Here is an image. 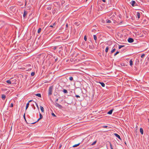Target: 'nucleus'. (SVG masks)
<instances>
[{
    "mask_svg": "<svg viewBox=\"0 0 149 149\" xmlns=\"http://www.w3.org/2000/svg\"><path fill=\"white\" fill-rule=\"evenodd\" d=\"M58 99H57L55 101V103L56 102H57L58 101Z\"/></svg>",
    "mask_w": 149,
    "mask_h": 149,
    "instance_id": "45",
    "label": "nucleus"
},
{
    "mask_svg": "<svg viewBox=\"0 0 149 149\" xmlns=\"http://www.w3.org/2000/svg\"><path fill=\"white\" fill-rule=\"evenodd\" d=\"M114 135L116 136V137H117L118 139H119L121 140V139L120 137V136L118 135V134H116V133H114Z\"/></svg>",
    "mask_w": 149,
    "mask_h": 149,
    "instance_id": "5",
    "label": "nucleus"
},
{
    "mask_svg": "<svg viewBox=\"0 0 149 149\" xmlns=\"http://www.w3.org/2000/svg\"><path fill=\"white\" fill-rule=\"evenodd\" d=\"M10 107H13V104L12 103H11Z\"/></svg>",
    "mask_w": 149,
    "mask_h": 149,
    "instance_id": "40",
    "label": "nucleus"
},
{
    "mask_svg": "<svg viewBox=\"0 0 149 149\" xmlns=\"http://www.w3.org/2000/svg\"><path fill=\"white\" fill-rule=\"evenodd\" d=\"M114 110L113 109H112L110 111H108L107 113L108 114L111 115L112 114V112Z\"/></svg>",
    "mask_w": 149,
    "mask_h": 149,
    "instance_id": "6",
    "label": "nucleus"
},
{
    "mask_svg": "<svg viewBox=\"0 0 149 149\" xmlns=\"http://www.w3.org/2000/svg\"><path fill=\"white\" fill-rule=\"evenodd\" d=\"M102 1H103L104 2H106V0H102Z\"/></svg>",
    "mask_w": 149,
    "mask_h": 149,
    "instance_id": "47",
    "label": "nucleus"
},
{
    "mask_svg": "<svg viewBox=\"0 0 149 149\" xmlns=\"http://www.w3.org/2000/svg\"><path fill=\"white\" fill-rule=\"evenodd\" d=\"M41 119V118H39L38 119V120H37V121H36V122H34V123H32L31 124H35V123H36V122H38V121L40 119Z\"/></svg>",
    "mask_w": 149,
    "mask_h": 149,
    "instance_id": "23",
    "label": "nucleus"
},
{
    "mask_svg": "<svg viewBox=\"0 0 149 149\" xmlns=\"http://www.w3.org/2000/svg\"><path fill=\"white\" fill-rule=\"evenodd\" d=\"M40 108L41 111L43 112L44 111V109L43 107H42L40 106Z\"/></svg>",
    "mask_w": 149,
    "mask_h": 149,
    "instance_id": "16",
    "label": "nucleus"
},
{
    "mask_svg": "<svg viewBox=\"0 0 149 149\" xmlns=\"http://www.w3.org/2000/svg\"><path fill=\"white\" fill-rule=\"evenodd\" d=\"M32 101V100H30V101L28 102V103H29V102H31Z\"/></svg>",
    "mask_w": 149,
    "mask_h": 149,
    "instance_id": "48",
    "label": "nucleus"
},
{
    "mask_svg": "<svg viewBox=\"0 0 149 149\" xmlns=\"http://www.w3.org/2000/svg\"><path fill=\"white\" fill-rule=\"evenodd\" d=\"M69 79L70 81H72L73 80V78L72 77H70L69 78Z\"/></svg>",
    "mask_w": 149,
    "mask_h": 149,
    "instance_id": "30",
    "label": "nucleus"
},
{
    "mask_svg": "<svg viewBox=\"0 0 149 149\" xmlns=\"http://www.w3.org/2000/svg\"><path fill=\"white\" fill-rule=\"evenodd\" d=\"M53 87V86H51L49 87L48 91V95L49 96L50 95L52 94Z\"/></svg>",
    "mask_w": 149,
    "mask_h": 149,
    "instance_id": "1",
    "label": "nucleus"
},
{
    "mask_svg": "<svg viewBox=\"0 0 149 149\" xmlns=\"http://www.w3.org/2000/svg\"><path fill=\"white\" fill-rule=\"evenodd\" d=\"M39 115H40V118L42 119L43 117L42 116L40 113Z\"/></svg>",
    "mask_w": 149,
    "mask_h": 149,
    "instance_id": "34",
    "label": "nucleus"
},
{
    "mask_svg": "<svg viewBox=\"0 0 149 149\" xmlns=\"http://www.w3.org/2000/svg\"><path fill=\"white\" fill-rule=\"evenodd\" d=\"M51 6H49L47 8V9L48 10H51Z\"/></svg>",
    "mask_w": 149,
    "mask_h": 149,
    "instance_id": "27",
    "label": "nucleus"
},
{
    "mask_svg": "<svg viewBox=\"0 0 149 149\" xmlns=\"http://www.w3.org/2000/svg\"><path fill=\"white\" fill-rule=\"evenodd\" d=\"M119 53V52L118 51L116 52L114 54V56H116L117 54H118Z\"/></svg>",
    "mask_w": 149,
    "mask_h": 149,
    "instance_id": "31",
    "label": "nucleus"
},
{
    "mask_svg": "<svg viewBox=\"0 0 149 149\" xmlns=\"http://www.w3.org/2000/svg\"><path fill=\"white\" fill-rule=\"evenodd\" d=\"M25 120L26 121V119L25 118Z\"/></svg>",
    "mask_w": 149,
    "mask_h": 149,
    "instance_id": "52",
    "label": "nucleus"
},
{
    "mask_svg": "<svg viewBox=\"0 0 149 149\" xmlns=\"http://www.w3.org/2000/svg\"><path fill=\"white\" fill-rule=\"evenodd\" d=\"M1 98L3 100H4L6 98V95L4 94H2L1 95Z\"/></svg>",
    "mask_w": 149,
    "mask_h": 149,
    "instance_id": "7",
    "label": "nucleus"
},
{
    "mask_svg": "<svg viewBox=\"0 0 149 149\" xmlns=\"http://www.w3.org/2000/svg\"><path fill=\"white\" fill-rule=\"evenodd\" d=\"M84 40L85 41H86L87 40V38L86 36H85L84 37Z\"/></svg>",
    "mask_w": 149,
    "mask_h": 149,
    "instance_id": "37",
    "label": "nucleus"
},
{
    "mask_svg": "<svg viewBox=\"0 0 149 149\" xmlns=\"http://www.w3.org/2000/svg\"><path fill=\"white\" fill-rule=\"evenodd\" d=\"M55 105L56 107H58L59 109H61L63 108L61 105L57 102H56Z\"/></svg>",
    "mask_w": 149,
    "mask_h": 149,
    "instance_id": "3",
    "label": "nucleus"
},
{
    "mask_svg": "<svg viewBox=\"0 0 149 149\" xmlns=\"http://www.w3.org/2000/svg\"><path fill=\"white\" fill-rule=\"evenodd\" d=\"M88 0H86V2H87Z\"/></svg>",
    "mask_w": 149,
    "mask_h": 149,
    "instance_id": "53",
    "label": "nucleus"
},
{
    "mask_svg": "<svg viewBox=\"0 0 149 149\" xmlns=\"http://www.w3.org/2000/svg\"><path fill=\"white\" fill-rule=\"evenodd\" d=\"M83 149H84V148H83Z\"/></svg>",
    "mask_w": 149,
    "mask_h": 149,
    "instance_id": "54",
    "label": "nucleus"
},
{
    "mask_svg": "<svg viewBox=\"0 0 149 149\" xmlns=\"http://www.w3.org/2000/svg\"><path fill=\"white\" fill-rule=\"evenodd\" d=\"M130 3L133 7L137 6V4L134 1H132Z\"/></svg>",
    "mask_w": 149,
    "mask_h": 149,
    "instance_id": "2",
    "label": "nucleus"
},
{
    "mask_svg": "<svg viewBox=\"0 0 149 149\" xmlns=\"http://www.w3.org/2000/svg\"><path fill=\"white\" fill-rule=\"evenodd\" d=\"M6 82L7 83H8L9 84H11V81L9 80H7L6 81Z\"/></svg>",
    "mask_w": 149,
    "mask_h": 149,
    "instance_id": "21",
    "label": "nucleus"
},
{
    "mask_svg": "<svg viewBox=\"0 0 149 149\" xmlns=\"http://www.w3.org/2000/svg\"><path fill=\"white\" fill-rule=\"evenodd\" d=\"M76 0L79 3L81 2L82 1V0Z\"/></svg>",
    "mask_w": 149,
    "mask_h": 149,
    "instance_id": "38",
    "label": "nucleus"
},
{
    "mask_svg": "<svg viewBox=\"0 0 149 149\" xmlns=\"http://www.w3.org/2000/svg\"><path fill=\"white\" fill-rule=\"evenodd\" d=\"M136 15L137 16L138 18V19H139L140 18V13L139 12H137L136 13Z\"/></svg>",
    "mask_w": 149,
    "mask_h": 149,
    "instance_id": "9",
    "label": "nucleus"
},
{
    "mask_svg": "<svg viewBox=\"0 0 149 149\" xmlns=\"http://www.w3.org/2000/svg\"><path fill=\"white\" fill-rule=\"evenodd\" d=\"M107 22V23H110L111 22V21L109 19H107L106 20Z\"/></svg>",
    "mask_w": 149,
    "mask_h": 149,
    "instance_id": "22",
    "label": "nucleus"
},
{
    "mask_svg": "<svg viewBox=\"0 0 149 149\" xmlns=\"http://www.w3.org/2000/svg\"><path fill=\"white\" fill-rule=\"evenodd\" d=\"M35 74V72H32L31 73V76H33Z\"/></svg>",
    "mask_w": 149,
    "mask_h": 149,
    "instance_id": "24",
    "label": "nucleus"
},
{
    "mask_svg": "<svg viewBox=\"0 0 149 149\" xmlns=\"http://www.w3.org/2000/svg\"><path fill=\"white\" fill-rule=\"evenodd\" d=\"M63 91L65 93H68V92L66 90L64 89Z\"/></svg>",
    "mask_w": 149,
    "mask_h": 149,
    "instance_id": "17",
    "label": "nucleus"
},
{
    "mask_svg": "<svg viewBox=\"0 0 149 149\" xmlns=\"http://www.w3.org/2000/svg\"><path fill=\"white\" fill-rule=\"evenodd\" d=\"M36 95L39 97H41V95L40 94V93H37L36 94Z\"/></svg>",
    "mask_w": 149,
    "mask_h": 149,
    "instance_id": "18",
    "label": "nucleus"
},
{
    "mask_svg": "<svg viewBox=\"0 0 149 149\" xmlns=\"http://www.w3.org/2000/svg\"><path fill=\"white\" fill-rule=\"evenodd\" d=\"M93 37H94V39L95 40V42L96 43H97V37L95 35H94Z\"/></svg>",
    "mask_w": 149,
    "mask_h": 149,
    "instance_id": "11",
    "label": "nucleus"
},
{
    "mask_svg": "<svg viewBox=\"0 0 149 149\" xmlns=\"http://www.w3.org/2000/svg\"><path fill=\"white\" fill-rule=\"evenodd\" d=\"M80 144V143H79L77 144H75L74 145H73V147H77L78 146H79V145Z\"/></svg>",
    "mask_w": 149,
    "mask_h": 149,
    "instance_id": "12",
    "label": "nucleus"
},
{
    "mask_svg": "<svg viewBox=\"0 0 149 149\" xmlns=\"http://www.w3.org/2000/svg\"><path fill=\"white\" fill-rule=\"evenodd\" d=\"M7 31H8V29L7 28H6L5 30V31H4V34H6L7 33Z\"/></svg>",
    "mask_w": 149,
    "mask_h": 149,
    "instance_id": "26",
    "label": "nucleus"
},
{
    "mask_svg": "<svg viewBox=\"0 0 149 149\" xmlns=\"http://www.w3.org/2000/svg\"><path fill=\"white\" fill-rule=\"evenodd\" d=\"M52 116H54V117H56V116L55 115V114H54V113H52Z\"/></svg>",
    "mask_w": 149,
    "mask_h": 149,
    "instance_id": "36",
    "label": "nucleus"
},
{
    "mask_svg": "<svg viewBox=\"0 0 149 149\" xmlns=\"http://www.w3.org/2000/svg\"><path fill=\"white\" fill-rule=\"evenodd\" d=\"M102 127L103 128H107V127H108V126H107V125H104Z\"/></svg>",
    "mask_w": 149,
    "mask_h": 149,
    "instance_id": "35",
    "label": "nucleus"
},
{
    "mask_svg": "<svg viewBox=\"0 0 149 149\" xmlns=\"http://www.w3.org/2000/svg\"><path fill=\"white\" fill-rule=\"evenodd\" d=\"M25 115V113H24V116H23V117L24 119H25V118H26Z\"/></svg>",
    "mask_w": 149,
    "mask_h": 149,
    "instance_id": "41",
    "label": "nucleus"
},
{
    "mask_svg": "<svg viewBox=\"0 0 149 149\" xmlns=\"http://www.w3.org/2000/svg\"><path fill=\"white\" fill-rule=\"evenodd\" d=\"M148 121L149 122V119H148Z\"/></svg>",
    "mask_w": 149,
    "mask_h": 149,
    "instance_id": "51",
    "label": "nucleus"
},
{
    "mask_svg": "<svg viewBox=\"0 0 149 149\" xmlns=\"http://www.w3.org/2000/svg\"><path fill=\"white\" fill-rule=\"evenodd\" d=\"M41 31V29L40 28H39L38 30V33H39Z\"/></svg>",
    "mask_w": 149,
    "mask_h": 149,
    "instance_id": "29",
    "label": "nucleus"
},
{
    "mask_svg": "<svg viewBox=\"0 0 149 149\" xmlns=\"http://www.w3.org/2000/svg\"><path fill=\"white\" fill-rule=\"evenodd\" d=\"M96 31V30L95 29H93L92 30V32H94V31Z\"/></svg>",
    "mask_w": 149,
    "mask_h": 149,
    "instance_id": "43",
    "label": "nucleus"
},
{
    "mask_svg": "<svg viewBox=\"0 0 149 149\" xmlns=\"http://www.w3.org/2000/svg\"><path fill=\"white\" fill-rule=\"evenodd\" d=\"M145 56V54H142L141 56V57L142 58H143V57H144Z\"/></svg>",
    "mask_w": 149,
    "mask_h": 149,
    "instance_id": "33",
    "label": "nucleus"
},
{
    "mask_svg": "<svg viewBox=\"0 0 149 149\" xmlns=\"http://www.w3.org/2000/svg\"><path fill=\"white\" fill-rule=\"evenodd\" d=\"M116 49L115 48H114L113 49H112L111 52V54L113 53L115 51Z\"/></svg>",
    "mask_w": 149,
    "mask_h": 149,
    "instance_id": "14",
    "label": "nucleus"
},
{
    "mask_svg": "<svg viewBox=\"0 0 149 149\" xmlns=\"http://www.w3.org/2000/svg\"><path fill=\"white\" fill-rule=\"evenodd\" d=\"M75 97H80L79 95H76Z\"/></svg>",
    "mask_w": 149,
    "mask_h": 149,
    "instance_id": "42",
    "label": "nucleus"
},
{
    "mask_svg": "<svg viewBox=\"0 0 149 149\" xmlns=\"http://www.w3.org/2000/svg\"><path fill=\"white\" fill-rule=\"evenodd\" d=\"M127 41L130 43H132L134 42V40L133 38H130L128 39Z\"/></svg>",
    "mask_w": 149,
    "mask_h": 149,
    "instance_id": "4",
    "label": "nucleus"
},
{
    "mask_svg": "<svg viewBox=\"0 0 149 149\" xmlns=\"http://www.w3.org/2000/svg\"><path fill=\"white\" fill-rule=\"evenodd\" d=\"M130 64L131 66L133 65V61L132 60H131L130 61Z\"/></svg>",
    "mask_w": 149,
    "mask_h": 149,
    "instance_id": "15",
    "label": "nucleus"
},
{
    "mask_svg": "<svg viewBox=\"0 0 149 149\" xmlns=\"http://www.w3.org/2000/svg\"><path fill=\"white\" fill-rule=\"evenodd\" d=\"M110 146L111 149H113V148L112 147V145L111 143H110Z\"/></svg>",
    "mask_w": 149,
    "mask_h": 149,
    "instance_id": "32",
    "label": "nucleus"
},
{
    "mask_svg": "<svg viewBox=\"0 0 149 149\" xmlns=\"http://www.w3.org/2000/svg\"><path fill=\"white\" fill-rule=\"evenodd\" d=\"M124 45H119L118 48L119 49H121V48L124 47Z\"/></svg>",
    "mask_w": 149,
    "mask_h": 149,
    "instance_id": "28",
    "label": "nucleus"
},
{
    "mask_svg": "<svg viewBox=\"0 0 149 149\" xmlns=\"http://www.w3.org/2000/svg\"><path fill=\"white\" fill-rule=\"evenodd\" d=\"M109 46H107L105 49V51L107 53L108 52L109 49Z\"/></svg>",
    "mask_w": 149,
    "mask_h": 149,
    "instance_id": "13",
    "label": "nucleus"
},
{
    "mask_svg": "<svg viewBox=\"0 0 149 149\" xmlns=\"http://www.w3.org/2000/svg\"><path fill=\"white\" fill-rule=\"evenodd\" d=\"M140 132H141V134H143V130L142 128H140Z\"/></svg>",
    "mask_w": 149,
    "mask_h": 149,
    "instance_id": "8",
    "label": "nucleus"
},
{
    "mask_svg": "<svg viewBox=\"0 0 149 149\" xmlns=\"http://www.w3.org/2000/svg\"><path fill=\"white\" fill-rule=\"evenodd\" d=\"M36 106H37V107H38V105L37 104H36Z\"/></svg>",
    "mask_w": 149,
    "mask_h": 149,
    "instance_id": "49",
    "label": "nucleus"
},
{
    "mask_svg": "<svg viewBox=\"0 0 149 149\" xmlns=\"http://www.w3.org/2000/svg\"><path fill=\"white\" fill-rule=\"evenodd\" d=\"M97 142V141H95L92 144H91V145L93 146V145H94L95 144H96V143Z\"/></svg>",
    "mask_w": 149,
    "mask_h": 149,
    "instance_id": "25",
    "label": "nucleus"
},
{
    "mask_svg": "<svg viewBox=\"0 0 149 149\" xmlns=\"http://www.w3.org/2000/svg\"><path fill=\"white\" fill-rule=\"evenodd\" d=\"M56 23H54L53 24V26H55V25H56Z\"/></svg>",
    "mask_w": 149,
    "mask_h": 149,
    "instance_id": "44",
    "label": "nucleus"
},
{
    "mask_svg": "<svg viewBox=\"0 0 149 149\" xmlns=\"http://www.w3.org/2000/svg\"><path fill=\"white\" fill-rule=\"evenodd\" d=\"M27 14V13L26 12V11H24V14H23V17H25V16Z\"/></svg>",
    "mask_w": 149,
    "mask_h": 149,
    "instance_id": "20",
    "label": "nucleus"
},
{
    "mask_svg": "<svg viewBox=\"0 0 149 149\" xmlns=\"http://www.w3.org/2000/svg\"><path fill=\"white\" fill-rule=\"evenodd\" d=\"M99 83L101 84V85L102 86V87H105V84L103 82H99Z\"/></svg>",
    "mask_w": 149,
    "mask_h": 149,
    "instance_id": "10",
    "label": "nucleus"
},
{
    "mask_svg": "<svg viewBox=\"0 0 149 149\" xmlns=\"http://www.w3.org/2000/svg\"><path fill=\"white\" fill-rule=\"evenodd\" d=\"M66 26L67 27V26H68V24H66Z\"/></svg>",
    "mask_w": 149,
    "mask_h": 149,
    "instance_id": "50",
    "label": "nucleus"
},
{
    "mask_svg": "<svg viewBox=\"0 0 149 149\" xmlns=\"http://www.w3.org/2000/svg\"><path fill=\"white\" fill-rule=\"evenodd\" d=\"M57 47L56 46H55L54 47L53 49L54 50H55L57 48Z\"/></svg>",
    "mask_w": 149,
    "mask_h": 149,
    "instance_id": "39",
    "label": "nucleus"
},
{
    "mask_svg": "<svg viewBox=\"0 0 149 149\" xmlns=\"http://www.w3.org/2000/svg\"><path fill=\"white\" fill-rule=\"evenodd\" d=\"M49 27H54V28L55 27L53 25H51Z\"/></svg>",
    "mask_w": 149,
    "mask_h": 149,
    "instance_id": "46",
    "label": "nucleus"
},
{
    "mask_svg": "<svg viewBox=\"0 0 149 149\" xmlns=\"http://www.w3.org/2000/svg\"><path fill=\"white\" fill-rule=\"evenodd\" d=\"M29 103H28L26 105V110L28 108L29 105Z\"/></svg>",
    "mask_w": 149,
    "mask_h": 149,
    "instance_id": "19",
    "label": "nucleus"
}]
</instances>
